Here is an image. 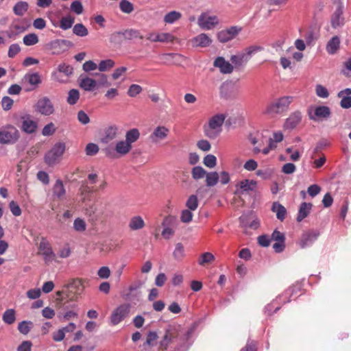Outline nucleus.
<instances>
[{
  "instance_id": "864d4df0",
  "label": "nucleus",
  "mask_w": 351,
  "mask_h": 351,
  "mask_svg": "<svg viewBox=\"0 0 351 351\" xmlns=\"http://www.w3.org/2000/svg\"><path fill=\"white\" fill-rule=\"evenodd\" d=\"M143 90L142 87L138 84H133L130 86L128 90V95L131 97H134L140 94Z\"/></svg>"
},
{
  "instance_id": "49530a36",
  "label": "nucleus",
  "mask_w": 351,
  "mask_h": 351,
  "mask_svg": "<svg viewBox=\"0 0 351 351\" xmlns=\"http://www.w3.org/2000/svg\"><path fill=\"white\" fill-rule=\"evenodd\" d=\"M23 41L26 46L34 45L38 43V37L36 34H29L23 37Z\"/></svg>"
},
{
  "instance_id": "2eb2a0df",
  "label": "nucleus",
  "mask_w": 351,
  "mask_h": 351,
  "mask_svg": "<svg viewBox=\"0 0 351 351\" xmlns=\"http://www.w3.org/2000/svg\"><path fill=\"white\" fill-rule=\"evenodd\" d=\"M178 336V332L176 328L169 327L165 330V333L160 342V347L163 350H167L169 345Z\"/></svg>"
},
{
  "instance_id": "f3484780",
  "label": "nucleus",
  "mask_w": 351,
  "mask_h": 351,
  "mask_svg": "<svg viewBox=\"0 0 351 351\" xmlns=\"http://www.w3.org/2000/svg\"><path fill=\"white\" fill-rule=\"evenodd\" d=\"M96 191L97 189H95L93 186H88L87 181H82L79 189L82 202H86V201H90L91 193Z\"/></svg>"
},
{
  "instance_id": "a211bd4d",
  "label": "nucleus",
  "mask_w": 351,
  "mask_h": 351,
  "mask_svg": "<svg viewBox=\"0 0 351 351\" xmlns=\"http://www.w3.org/2000/svg\"><path fill=\"white\" fill-rule=\"evenodd\" d=\"M214 66L220 69L222 73H231L233 71L234 66L223 57H218L214 61Z\"/></svg>"
},
{
  "instance_id": "c9c22d12",
  "label": "nucleus",
  "mask_w": 351,
  "mask_h": 351,
  "mask_svg": "<svg viewBox=\"0 0 351 351\" xmlns=\"http://www.w3.org/2000/svg\"><path fill=\"white\" fill-rule=\"evenodd\" d=\"M140 137L139 130L136 128H133L128 130L125 134V141L132 145V143L138 141Z\"/></svg>"
},
{
  "instance_id": "39448f33",
  "label": "nucleus",
  "mask_w": 351,
  "mask_h": 351,
  "mask_svg": "<svg viewBox=\"0 0 351 351\" xmlns=\"http://www.w3.org/2000/svg\"><path fill=\"white\" fill-rule=\"evenodd\" d=\"M34 110L43 116H50L55 112L53 104L48 97L40 98L34 105Z\"/></svg>"
},
{
  "instance_id": "6e6552de",
  "label": "nucleus",
  "mask_w": 351,
  "mask_h": 351,
  "mask_svg": "<svg viewBox=\"0 0 351 351\" xmlns=\"http://www.w3.org/2000/svg\"><path fill=\"white\" fill-rule=\"evenodd\" d=\"M313 107L309 108L308 113L311 120L317 121L322 119H327L330 117L331 112L329 107L326 106H317L314 108V112L312 113Z\"/></svg>"
},
{
  "instance_id": "bb28decb",
  "label": "nucleus",
  "mask_w": 351,
  "mask_h": 351,
  "mask_svg": "<svg viewBox=\"0 0 351 351\" xmlns=\"http://www.w3.org/2000/svg\"><path fill=\"white\" fill-rule=\"evenodd\" d=\"M29 4L26 1H18L13 7V12L16 16H22L27 11Z\"/></svg>"
},
{
  "instance_id": "09e8293b",
  "label": "nucleus",
  "mask_w": 351,
  "mask_h": 351,
  "mask_svg": "<svg viewBox=\"0 0 351 351\" xmlns=\"http://www.w3.org/2000/svg\"><path fill=\"white\" fill-rule=\"evenodd\" d=\"M119 8L125 14H130L134 10L133 4L128 0H121L119 3Z\"/></svg>"
},
{
  "instance_id": "7c9ffc66",
  "label": "nucleus",
  "mask_w": 351,
  "mask_h": 351,
  "mask_svg": "<svg viewBox=\"0 0 351 351\" xmlns=\"http://www.w3.org/2000/svg\"><path fill=\"white\" fill-rule=\"evenodd\" d=\"M271 210L276 213L277 218L282 221L286 217L287 210L282 204L278 202H274Z\"/></svg>"
},
{
  "instance_id": "052dcab7",
  "label": "nucleus",
  "mask_w": 351,
  "mask_h": 351,
  "mask_svg": "<svg viewBox=\"0 0 351 351\" xmlns=\"http://www.w3.org/2000/svg\"><path fill=\"white\" fill-rule=\"evenodd\" d=\"M73 228L77 232H84L86 228V224L83 219L77 218L73 222Z\"/></svg>"
},
{
  "instance_id": "a878e982",
  "label": "nucleus",
  "mask_w": 351,
  "mask_h": 351,
  "mask_svg": "<svg viewBox=\"0 0 351 351\" xmlns=\"http://www.w3.org/2000/svg\"><path fill=\"white\" fill-rule=\"evenodd\" d=\"M52 191L53 195L58 199H60L64 196L66 191L62 181L60 180H57L53 186Z\"/></svg>"
},
{
  "instance_id": "e433bc0d",
  "label": "nucleus",
  "mask_w": 351,
  "mask_h": 351,
  "mask_svg": "<svg viewBox=\"0 0 351 351\" xmlns=\"http://www.w3.org/2000/svg\"><path fill=\"white\" fill-rule=\"evenodd\" d=\"M182 17V14L177 11L168 12L164 16V22L168 24H172Z\"/></svg>"
},
{
  "instance_id": "de8ad7c7",
  "label": "nucleus",
  "mask_w": 351,
  "mask_h": 351,
  "mask_svg": "<svg viewBox=\"0 0 351 351\" xmlns=\"http://www.w3.org/2000/svg\"><path fill=\"white\" fill-rule=\"evenodd\" d=\"M80 98V93L77 89H71L68 93L67 102L70 105L75 104Z\"/></svg>"
},
{
  "instance_id": "4be33fe9",
  "label": "nucleus",
  "mask_w": 351,
  "mask_h": 351,
  "mask_svg": "<svg viewBox=\"0 0 351 351\" xmlns=\"http://www.w3.org/2000/svg\"><path fill=\"white\" fill-rule=\"evenodd\" d=\"M319 233L315 231H308L304 233L302 235L300 243L301 247L304 248L314 242L317 239Z\"/></svg>"
},
{
  "instance_id": "c85d7f7f",
  "label": "nucleus",
  "mask_w": 351,
  "mask_h": 351,
  "mask_svg": "<svg viewBox=\"0 0 351 351\" xmlns=\"http://www.w3.org/2000/svg\"><path fill=\"white\" fill-rule=\"evenodd\" d=\"M37 127V123L29 118L24 119L22 122L21 128L23 131L28 134L34 132Z\"/></svg>"
},
{
  "instance_id": "680f3d73",
  "label": "nucleus",
  "mask_w": 351,
  "mask_h": 351,
  "mask_svg": "<svg viewBox=\"0 0 351 351\" xmlns=\"http://www.w3.org/2000/svg\"><path fill=\"white\" fill-rule=\"evenodd\" d=\"M96 76H99L98 85L104 87H109L111 83L108 81V76L105 74L96 73Z\"/></svg>"
},
{
  "instance_id": "4d7b16f0",
  "label": "nucleus",
  "mask_w": 351,
  "mask_h": 351,
  "mask_svg": "<svg viewBox=\"0 0 351 351\" xmlns=\"http://www.w3.org/2000/svg\"><path fill=\"white\" fill-rule=\"evenodd\" d=\"M56 132V127L53 123L51 122L47 124L42 130V134L45 136H49L53 134Z\"/></svg>"
},
{
  "instance_id": "b1692460",
  "label": "nucleus",
  "mask_w": 351,
  "mask_h": 351,
  "mask_svg": "<svg viewBox=\"0 0 351 351\" xmlns=\"http://www.w3.org/2000/svg\"><path fill=\"white\" fill-rule=\"evenodd\" d=\"M162 58L167 64H179L183 56L178 53H164L162 55Z\"/></svg>"
},
{
  "instance_id": "cd10ccee",
  "label": "nucleus",
  "mask_w": 351,
  "mask_h": 351,
  "mask_svg": "<svg viewBox=\"0 0 351 351\" xmlns=\"http://www.w3.org/2000/svg\"><path fill=\"white\" fill-rule=\"evenodd\" d=\"M96 85V80L88 77H82L80 82V87L86 91H92Z\"/></svg>"
},
{
  "instance_id": "0eeeda50",
  "label": "nucleus",
  "mask_w": 351,
  "mask_h": 351,
  "mask_svg": "<svg viewBox=\"0 0 351 351\" xmlns=\"http://www.w3.org/2000/svg\"><path fill=\"white\" fill-rule=\"evenodd\" d=\"M197 24L202 29L210 30L219 24V19L215 15H210L207 12H203L198 18Z\"/></svg>"
},
{
  "instance_id": "5701e85b",
  "label": "nucleus",
  "mask_w": 351,
  "mask_h": 351,
  "mask_svg": "<svg viewBox=\"0 0 351 351\" xmlns=\"http://www.w3.org/2000/svg\"><path fill=\"white\" fill-rule=\"evenodd\" d=\"M313 207L311 203L302 202L300 204L299 211L297 216V221L301 222L304 218H306L310 213Z\"/></svg>"
},
{
  "instance_id": "393cba45",
  "label": "nucleus",
  "mask_w": 351,
  "mask_h": 351,
  "mask_svg": "<svg viewBox=\"0 0 351 351\" xmlns=\"http://www.w3.org/2000/svg\"><path fill=\"white\" fill-rule=\"evenodd\" d=\"M132 146L130 145L125 140L118 141L114 147L115 152L121 156H125L132 149Z\"/></svg>"
},
{
  "instance_id": "ddd939ff",
  "label": "nucleus",
  "mask_w": 351,
  "mask_h": 351,
  "mask_svg": "<svg viewBox=\"0 0 351 351\" xmlns=\"http://www.w3.org/2000/svg\"><path fill=\"white\" fill-rule=\"evenodd\" d=\"M256 186V181L247 179L243 180L236 184V193L241 195L244 193H249L254 191Z\"/></svg>"
},
{
  "instance_id": "4468645a",
  "label": "nucleus",
  "mask_w": 351,
  "mask_h": 351,
  "mask_svg": "<svg viewBox=\"0 0 351 351\" xmlns=\"http://www.w3.org/2000/svg\"><path fill=\"white\" fill-rule=\"evenodd\" d=\"M343 6L339 3L331 16L330 23L332 28H337L341 26L344 23V18L343 17Z\"/></svg>"
},
{
  "instance_id": "79ce46f5",
  "label": "nucleus",
  "mask_w": 351,
  "mask_h": 351,
  "mask_svg": "<svg viewBox=\"0 0 351 351\" xmlns=\"http://www.w3.org/2000/svg\"><path fill=\"white\" fill-rule=\"evenodd\" d=\"M73 32L77 36L84 37L88 34V29L82 23H77L73 26Z\"/></svg>"
},
{
  "instance_id": "aec40b11",
  "label": "nucleus",
  "mask_w": 351,
  "mask_h": 351,
  "mask_svg": "<svg viewBox=\"0 0 351 351\" xmlns=\"http://www.w3.org/2000/svg\"><path fill=\"white\" fill-rule=\"evenodd\" d=\"M301 120V112L299 111L294 112L286 119L285 128L287 129H293L300 123Z\"/></svg>"
},
{
  "instance_id": "bf43d9fd",
  "label": "nucleus",
  "mask_w": 351,
  "mask_h": 351,
  "mask_svg": "<svg viewBox=\"0 0 351 351\" xmlns=\"http://www.w3.org/2000/svg\"><path fill=\"white\" fill-rule=\"evenodd\" d=\"M193 217V215L191 213V210L185 209V210H183L181 213L180 220L182 222L187 223L192 221Z\"/></svg>"
},
{
  "instance_id": "9d476101",
  "label": "nucleus",
  "mask_w": 351,
  "mask_h": 351,
  "mask_svg": "<svg viewBox=\"0 0 351 351\" xmlns=\"http://www.w3.org/2000/svg\"><path fill=\"white\" fill-rule=\"evenodd\" d=\"M242 30L241 27L232 26L218 32L217 39L221 43L228 42L234 38Z\"/></svg>"
},
{
  "instance_id": "603ef678",
  "label": "nucleus",
  "mask_w": 351,
  "mask_h": 351,
  "mask_svg": "<svg viewBox=\"0 0 351 351\" xmlns=\"http://www.w3.org/2000/svg\"><path fill=\"white\" fill-rule=\"evenodd\" d=\"M176 37L170 33H158L159 43H173Z\"/></svg>"
},
{
  "instance_id": "c03bdc74",
  "label": "nucleus",
  "mask_w": 351,
  "mask_h": 351,
  "mask_svg": "<svg viewBox=\"0 0 351 351\" xmlns=\"http://www.w3.org/2000/svg\"><path fill=\"white\" fill-rule=\"evenodd\" d=\"M109 40L113 45H121L125 40L123 32H115L111 34Z\"/></svg>"
},
{
  "instance_id": "c756f323",
  "label": "nucleus",
  "mask_w": 351,
  "mask_h": 351,
  "mask_svg": "<svg viewBox=\"0 0 351 351\" xmlns=\"http://www.w3.org/2000/svg\"><path fill=\"white\" fill-rule=\"evenodd\" d=\"M230 61L237 69L243 66L248 62L242 51L237 55L231 56Z\"/></svg>"
},
{
  "instance_id": "f8f14e48",
  "label": "nucleus",
  "mask_w": 351,
  "mask_h": 351,
  "mask_svg": "<svg viewBox=\"0 0 351 351\" xmlns=\"http://www.w3.org/2000/svg\"><path fill=\"white\" fill-rule=\"evenodd\" d=\"M169 133V128L164 125H159L154 128L149 138L153 143H157L167 138Z\"/></svg>"
},
{
  "instance_id": "1a4fd4ad",
  "label": "nucleus",
  "mask_w": 351,
  "mask_h": 351,
  "mask_svg": "<svg viewBox=\"0 0 351 351\" xmlns=\"http://www.w3.org/2000/svg\"><path fill=\"white\" fill-rule=\"evenodd\" d=\"M225 119L226 115L224 114H218L212 117L208 122L209 129L206 130V134L209 137H212L213 136V130L219 132Z\"/></svg>"
},
{
  "instance_id": "dca6fc26",
  "label": "nucleus",
  "mask_w": 351,
  "mask_h": 351,
  "mask_svg": "<svg viewBox=\"0 0 351 351\" xmlns=\"http://www.w3.org/2000/svg\"><path fill=\"white\" fill-rule=\"evenodd\" d=\"M176 217L174 216L169 215L163 219L162 226L165 227L162 232V235L165 239H169L174 234L173 229L167 227V226H172L176 223Z\"/></svg>"
},
{
  "instance_id": "9b49d317",
  "label": "nucleus",
  "mask_w": 351,
  "mask_h": 351,
  "mask_svg": "<svg viewBox=\"0 0 351 351\" xmlns=\"http://www.w3.org/2000/svg\"><path fill=\"white\" fill-rule=\"evenodd\" d=\"M39 253L41 254L45 262L49 263L55 258V254L53 253L50 243L45 238H42L38 246Z\"/></svg>"
},
{
  "instance_id": "3c124183",
  "label": "nucleus",
  "mask_w": 351,
  "mask_h": 351,
  "mask_svg": "<svg viewBox=\"0 0 351 351\" xmlns=\"http://www.w3.org/2000/svg\"><path fill=\"white\" fill-rule=\"evenodd\" d=\"M114 66V62L111 59H108L101 60L98 65V69L100 71L103 72L110 69Z\"/></svg>"
},
{
  "instance_id": "72a5a7b5",
  "label": "nucleus",
  "mask_w": 351,
  "mask_h": 351,
  "mask_svg": "<svg viewBox=\"0 0 351 351\" xmlns=\"http://www.w3.org/2000/svg\"><path fill=\"white\" fill-rule=\"evenodd\" d=\"M205 177L206 184L208 187L215 186L219 180V175L216 171L207 172Z\"/></svg>"
},
{
  "instance_id": "6e6d98bb",
  "label": "nucleus",
  "mask_w": 351,
  "mask_h": 351,
  "mask_svg": "<svg viewBox=\"0 0 351 351\" xmlns=\"http://www.w3.org/2000/svg\"><path fill=\"white\" fill-rule=\"evenodd\" d=\"M99 147L97 145L90 143L86 145L85 152L87 156H94L99 152Z\"/></svg>"
},
{
  "instance_id": "0e129e2a",
  "label": "nucleus",
  "mask_w": 351,
  "mask_h": 351,
  "mask_svg": "<svg viewBox=\"0 0 351 351\" xmlns=\"http://www.w3.org/2000/svg\"><path fill=\"white\" fill-rule=\"evenodd\" d=\"M315 92L317 95L321 98H327L329 95L326 88L320 84L316 86Z\"/></svg>"
},
{
  "instance_id": "69168bd1",
  "label": "nucleus",
  "mask_w": 351,
  "mask_h": 351,
  "mask_svg": "<svg viewBox=\"0 0 351 351\" xmlns=\"http://www.w3.org/2000/svg\"><path fill=\"white\" fill-rule=\"evenodd\" d=\"M296 170V167L294 164L288 162L285 164L282 167V172L285 174H292Z\"/></svg>"
},
{
  "instance_id": "412c9836",
  "label": "nucleus",
  "mask_w": 351,
  "mask_h": 351,
  "mask_svg": "<svg viewBox=\"0 0 351 351\" xmlns=\"http://www.w3.org/2000/svg\"><path fill=\"white\" fill-rule=\"evenodd\" d=\"M118 128L115 125L107 127L104 130V136L101 138V141L104 143H108L115 139L117 136Z\"/></svg>"
},
{
  "instance_id": "f03ea898",
  "label": "nucleus",
  "mask_w": 351,
  "mask_h": 351,
  "mask_svg": "<svg viewBox=\"0 0 351 351\" xmlns=\"http://www.w3.org/2000/svg\"><path fill=\"white\" fill-rule=\"evenodd\" d=\"M293 100L294 97L292 96H283L277 98L266 106L264 113L271 116L282 114L288 111L289 106Z\"/></svg>"
},
{
  "instance_id": "37998d69",
  "label": "nucleus",
  "mask_w": 351,
  "mask_h": 351,
  "mask_svg": "<svg viewBox=\"0 0 351 351\" xmlns=\"http://www.w3.org/2000/svg\"><path fill=\"white\" fill-rule=\"evenodd\" d=\"M3 321L8 324H12L15 320V311L14 309H8L6 310L2 316Z\"/></svg>"
},
{
  "instance_id": "423d86ee",
  "label": "nucleus",
  "mask_w": 351,
  "mask_h": 351,
  "mask_svg": "<svg viewBox=\"0 0 351 351\" xmlns=\"http://www.w3.org/2000/svg\"><path fill=\"white\" fill-rule=\"evenodd\" d=\"M130 311V304H123L117 307L110 315V323L116 326L126 318Z\"/></svg>"
},
{
  "instance_id": "f704fd0d",
  "label": "nucleus",
  "mask_w": 351,
  "mask_h": 351,
  "mask_svg": "<svg viewBox=\"0 0 351 351\" xmlns=\"http://www.w3.org/2000/svg\"><path fill=\"white\" fill-rule=\"evenodd\" d=\"M263 50V47L260 45H251L245 48L242 51V53H243V55H245L247 61H249L252 56Z\"/></svg>"
},
{
  "instance_id": "338daca9",
  "label": "nucleus",
  "mask_w": 351,
  "mask_h": 351,
  "mask_svg": "<svg viewBox=\"0 0 351 351\" xmlns=\"http://www.w3.org/2000/svg\"><path fill=\"white\" fill-rule=\"evenodd\" d=\"M73 67L65 63L60 64L58 66V71L60 73H64L66 76H69L73 73Z\"/></svg>"
},
{
  "instance_id": "13d9d810",
  "label": "nucleus",
  "mask_w": 351,
  "mask_h": 351,
  "mask_svg": "<svg viewBox=\"0 0 351 351\" xmlns=\"http://www.w3.org/2000/svg\"><path fill=\"white\" fill-rule=\"evenodd\" d=\"M173 254L174 258L176 259H182L184 256V246L182 243H178L176 244Z\"/></svg>"
},
{
  "instance_id": "20e7f679",
  "label": "nucleus",
  "mask_w": 351,
  "mask_h": 351,
  "mask_svg": "<svg viewBox=\"0 0 351 351\" xmlns=\"http://www.w3.org/2000/svg\"><path fill=\"white\" fill-rule=\"evenodd\" d=\"M19 138L18 130L12 125H7L0 129V143L8 144L15 143Z\"/></svg>"
},
{
  "instance_id": "774afa93",
  "label": "nucleus",
  "mask_w": 351,
  "mask_h": 351,
  "mask_svg": "<svg viewBox=\"0 0 351 351\" xmlns=\"http://www.w3.org/2000/svg\"><path fill=\"white\" fill-rule=\"evenodd\" d=\"M240 351H257V342L252 340L248 341Z\"/></svg>"
},
{
  "instance_id": "6ab92c4d",
  "label": "nucleus",
  "mask_w": 351,
  "mask_h": 351,
  "mask_svg": "<svg viewBox=\"0 0 351 351\" xmlns=\"http://www.w3.org/2000/svg\"><path fill=\"white\" fill-rule=\"evenodd\" d=\"M192 45L195 47H206L209 46L211 43V38L208 34L202 33L191 40Z\"/></svg>"
},
{
  "instance_id": "8fccbe9b",
  "label": "nucleus",
  "mask_w": 351,
  "mask_h": 351,
  "mask_svg": "<svg viewBox=\"0 0 351 351\" xmlns=\"http://www.w3.org/2000/svg\"><path fill=\"white\" fill-rule=\"evenodd\" d=\"M186 206L191 210H195L198 207V200L195 195L189 197L186 202Z\"/></svg>"
},
{
  "instance_id": "f257e3e1",
  "label": "nucleus",
  "mask_w": 351,
  "mask_h": 351,
  "mask_svg": "<svg viewBox=\"0 0 351 351\" xmlns=\"http://www.w3.org/2000/svg\"><path fill=\"white\" fill-rule=\"evenodd\" d=\"M84 287L82 280H71L61 291L56 293L55 306L61 308L70 301H75L84 291Z\"/></svg>"
},
{
  "instance_id": "ea45409f",
  "label": "nucleus",
  "mask_w": 351,
  "mask_h": 351,
  "mask_svg": "<svg viewBox=\"0 0 351 351\" xmlns=\"http://www.w3.org/2000/svg\"><path fill=\"white\" fill-rule=\"evenodd\" d=\"M215 261V256L210 252H204L198 258V264L204 266L206 264L211 263Z\"/></svg>"
},
{
  "instance_id": "5fc2aeb1",
  "label": "nucleus",
  "mask_w": 351,
  "mask_h": 351,
  "mask_svg": "<svg viewBox=\"0 0 351 351\" xmlns=\"http://www.w3.org/2000/svg\"><path fill=\"white\" fill-rule=\"evenodd\" d=\"M203 163L209 168H213L216 166L217 158L214 155L208 154L204 157Z\"/></svg>"
},
{
  "instance_id": "7ed1b4c3",
  "label": "nucleus",
  "mask_w": 351,
  "mask_h": 351,
  "mask_svg": "<svg viewBox=\"0 0 351 351\" xmlns=\"http://www.w3.org/2000/svg\"><path fill=\"white\" fill-rule=\"evenodd\" d=\"M65 144L58 143L45 154V162L49 166L58 163L65 152Z\"/></svg>"
},
{
  "instance_id": "4c0bfd02",
  "label": "nucleus",
  "mask_w": 351,
  "mask_h": 351,
  "mask_svg": "<svg viewBox=\"0 0 351 351\" xmlns=\"http://www.w3.org/2000/svg\"><path fill=\"white\" fill-rule=\"evenodd\" d=\"M25 79L32 86H38L41 83V77L38 73H27Z\"/></svg>"
},
{
  "instance_id": "473e14b6",
  "label": "nucleus",
  "mask_w": 351,
  "mask_h": 351,
  "mask_svg": "<svg viewBox=\"0 0 351 351\" xmlns=\"http://www.w3.org/2000/svg\"><path fill=\"white\" fill-rule=\"evenodd\" d=\"M145 225V221L141 216H134L130 219L128 226L132 230H137L144 228Z\"/></svg>"
},
{
  "instance_id": "a18cd8bd",
  "label": "nucleus",
  "mask_w": 351,
  "mask_h": 351,
  "mask_svg": "<svg viewBox=\"0 0 351 351\" xmlns=\"http://www.w3.org/2000/svg\"><path fill=\"white\" fill-rule=\"evenodd\" d=\"M74 23V18L71 16L62 17L60 21V27L62 29L66 30L70 29Z\"/></svg>"
},
{
  "instance_id": "e2e57ef3",
  "label": "nucleus",
  "mask_w": 351,
  "mask_h": 351,
  "mask_svg": "<svg viewBox=\"0 0 351 351\" xmlns=\"http://www.w3.org/2000/svg\"><path fill=\"white\" fill-rule=\"evenodd\" d=\"M9 207L13 215L18 217L21 215V209L17 202L11 201L9 204Z\"/></svg>"
},
{
  "instance_id": "2f4dec72",
  "label": "nucleus",
  "mask_w": 351,
  "mask_h": 351,
  "mask_svg": "<svg viewBox=\"0 0 351 351\" xmlns=\"http://www.w3.org/2000/svg\"><path fill=\"white\" fill-rule=\"evenodd\" d=\"M340 40L338 36H333L327 43L326 51L330 54L335 53L339 48Z\"/></svg>"
},
{
  "instance_id": "58836bf2",
  "label": "nucleus",
  "mask_w": 351,
  "mask_h": 351,
  "mask_svg": "<svg viewBox=\"0 0 351 351\" xmlns=\"http://www.w3.org/2000/svg\"><path fill=\"white\" fill-rule=\"evenodd\" d=\"M206 173V170L201 166H195L191 170V176L195 180L204 178Z\"/></svg>"
},
{
  "instance_id": "a19ab883",
  "label": "nucleus",
  "mask_w": 351,
  "mask_h": 351,
  "mask_svg": "<svg viewBox=\"0 0 351 351\" xmlns=\"http://www.w3.org/2000/svg\"><path fill=\"white\" fill-rule=\"evenodd\" d=\"M125 40H132L134 38L143 39V36L140 32L136 29H129L123 32Z\"/></svg>"
}]
</instances>
